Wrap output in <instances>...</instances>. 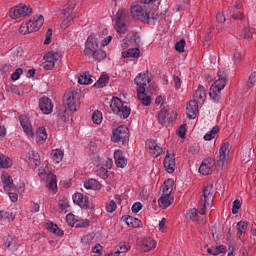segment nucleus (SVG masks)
Returning a JSON list of instances; mask_svg holds the SVG:
<instances>
[{"instance_id":"1","label":"nucleus","mask_w":256,"mask_h":256,"mask_svg":"<svg viewBox=\"0 0 256 256\" xmlns=\"http://www.w3.org/2000/svg\"><path fill=\"white\" fill-rule=\"evenodd\" d=\"M130 11L133 19L142 21V23H147L148 25H155L159 17V14L148 12L145 5L141 4V2L133 3Z\"/></svg>"},{"instance_id":"2","label":"nucleus","mask_w":256,"mask_h":256,"mask_svg":"<svg viewBox=\"0 0 256 256\" xmlns=\"http://www.w3.org/2000/svg\"><path fill=\"white\" fill-rule=\"evenodd\" d=\"M227 85V73L225 71L218 72V79L212 84L210 88V97L217 102L221 99V91Z\"/></svg>"},{"instance_id":"3","label":"nucleus","mask_w":256,"mask_h":256,"mask_svg":"<svg viewBox=\"0 0 256 256\" xmlns=\"http://www.w3.org/2000/svg\"><path fill=\"white\" fill-rule=\"evenodd\" d=\"M110 108L120 119H127L131 115V108L127 107L119 97L112 98Z\"/></svg>"},{"instance_id":"4","label":"nucleus","mask_w":256,"mask_h":256,"mask_svg":"<svg viewBox=\"0 0 256 256\" xmlns=\"http://www.w3.org/2000/svg\"><path fill=\"white\" fill-rule=\"evenodd\" d=\"M64 107L70 111H77L79 109V92L72 88L64 94Z\"/></svg>"},{"instance_id":"5","label":"nucleus","mask_w":256,"mask_h":256,"mask_svg":"<svg viewBox=\"0 0 256 256\" xmlns=\"http://www.w3.org/2000/svg\"><path fill=\"white\" fill-rule=\"evenodd\" d=\"M111 141L113 143H122L125 145V143L129 142V128L125 125H121L113 130Z\"/></svg>"},{"instance_id":"6","label":"nucleus","mask_w":256,"mask_h":256,"mask_svg":"<svg viewBox=\"0 0 256 256\" xmlns=\"http://www.w3.org/2000/svg\"><path fill=\"white\" fill-rule=\"evenodd\" d=\"M203 195L200 199V215H205V210L207 209V205H209V201H213L215 195L213 194V184H209L204 187L202 191Z\"/></svg>"},{"instance_id":"7","label":"nucleus","mask_w":256,"mask_h":256,"mask_svg":"<svg viewBox=\"0 0 256 256\" xmlns=\"http://www.w3.org/2000/svg\"><path fill=\"white\" fill-rule=\"evenodd\" d=\"M11 19H21L22 17H29L31 15V8L25 4H19L9 11Z\"/></svg>"},{"instance_id":"8","label":"nucleus","mask_w":256,"mask_h":256,"mask_svg":"<svg viewBox=\"0 0 256 256\" xmlns=\"http://www.w3.org/2000/svg\"><path fill=\"white\" fill-rule=\"evenodd\" d=\"M127 11L124 9L118 10L116 13V31L120 35L127 32Z\"/></svg>"},{"instance_id":"9","label":"nucleus","mask_w":256,"mask_h":256,"mask_svg":"<svg viewBox=\"0 0 256 256\" xmlns=\"http://www.w3.org/2000/svg\"><path fill=\"white\" fill-rule=\"evenodd\" d=\"M45 62L43 63V67L46 71H51L55 67V63L61 59V55L57 52H48L44 55Z\"/></svg>"},{"instance_id":"10","label":"nucleus","mask_w":256,"mask_h":256,"mask_svg":"<svg viewBox=\"0 0 256 256\" xmlns=\"http://www.w3.org/2000/svg\"><path fill=\"white\" fill-rule=\"evenodd\" d=\"M38 175L42 181H45V179H47L48 189L50 191H55V189H57V176H55V174H47L45 170H39Z\"/></svg>"},{"instance_id":"11","label":"nucleus","mask_w":256,"mask_h":256,"mask_svg":"<svg viewBox=\"0 0 256 256\" xmlns=\"http://www.w3.org/2000/svg\"><path fill=\"white\" fill-rule=\"evenodd\" d=\"M97 49H99V40L95 36H89L86 41V47L84 49L85 57L91 59V53H93V51H96Z\"/></svg>"},{"instance_id":"12","label":"nucleus","mask_w":256,"mask_h":256,"mask_svg":"<svg viewBox=\"0 0 256 256\" xmlns=\"http://www.w3.org/2000/svg\"><path fill=\"white\" fill-rule=\"evenodd\" d=\"M215 171V160L213 158H206L202 161L199 167L201 175H211Z\"/></svg>"},{"instance_id":"13","label":"nucleus","mask_w":256,"mask_h":256,"mask_svg":"<svg viewBox=\"0 0 256 256\" xmlns=\"http://www.w3.org/2000/svg\"><path fill=\"white\" fill-rule=\"evenodd\" d=\"M229 143L224 142L222 143L220 150H219V159L217 161L219 167H224L225 163L229 161V153L231 149L229 148Z\"/></svg>"},{"instance_id":"14","label":"nucleus","mask_w":256,"mask_h":256,"mask_svg":"<svg viewBox=\"0 0 256 256\" xmlns=\"http://www.w3.org/2000/svg\"><path fill=\"white\" fill-rule=\"evenodd\" d=\"M146 150L154 158L160 157V155L163 154V147L157 145V142H155V140L146 141Z\"/></svg>"},{"instance_id":"15","label":"nucleus","mask_w":256,"mask_h":256,"mask_svg":"<svg viewBox=\"0 0 256 256\" xmlns=\"http://www.w3.org/2000/svg\"><path fill=\"white\" fill-rule=\"evenodd\" d=\"M177 114L175 112L169 113L167 109H162L158 114V121L161 125H169V123H173Z\"/></svg>"},{"instance_id":"16","label":"nucleus","mask_w":256,"mask_h":256,"mask_svg":"<svg viewBox=\"0 0 256 256\" xmlns=\"http://www.w3.org/2000/svg\"><path fill=\"white\" fill-rule=\"evenodd\" d=\"M39 108L44 115H51L53 113V101L47 96L39 99Z\"/></svg>"},{"instance_id":"17","label":"nucleus","mask_w":256,"mask_h":256,"mask_svg":"<svg viewBox=\"0 0 256 256\" xmlns=\"http://www.w3.org/2000/svg\"><path fill=\"white\" fill-rule=\"evenodd\" d=\"M75 9V3H72L70 7L62 10V15L65 17L62 22V27H69L71 23L73 22V19H75V16H73V10Z\"/></svg>"},{"instance_id":"18","label":"nucleus","mask_w":256,"mask_h":256,"mask_svg":"<svg viewBox=\"0 0 256 256\" xmlns=\"http://www.w3.org/2000/svg\"><path fill=\"white\" fill-rule=\"evenodd\" d=\"M199 113V102L197 100H191L186 107V115L188 119H196Z\"/></svg>"},{"instance_id":"19","label":"nucleus","mask_w":256,"mask_h":256,"mask_svg":"<svg viewBox=\"0 0 256 256\" xmlns=\"http://www.w3.org/2000/svg\"><path fill=\"white\" fill-rule=\"evenodd\" d=\"M73 201L82 209H91V206H89V197L83 193H76L73 195Z\"/></svg>"},{"instance_id":"20","label":"nucleus","mask_w":256,"mask_h":256,"mask_svg":"<svg viewBox=\"0 0 256 256\" xmlns=\"http://www.w3.org/2000/svg\"><path fill=\"white\" fill-rule=\"evenodd\" d=\"M134 82L139 87L138 89H145L151 83L149 72L140 73L135 77Z\"/></svg>"},{"instance_id":"21","label":"nucleus","mask_w":256,"mask_h":256,"mask_svg":"<svg viewBox=\"0 0 256 256\" xmlns=\"http://www.w3.org/2000/svg\"><path fill=\"white\" fill-rule=\"evenodd\" d=\"M20 125L28 137H35L33 133V128H31V123L29 122V117L22 115L19 117Z\"/></svg>"},{"instance_id":"22","label":"nucleus","mask_w":256,"mask_h":256,"mask_svg":"<svg viewBox=\"0 0 256 256\" xmlns=\"http://www.w3.org/2000/svg\"><path fill=\"white\" fill-rule=\"evenodd\" d=\"M164 167L167 173L175 172V155L171 156V153H169V151H167L166 157L164 158Z\"/></svg>"},{"instance_id":"23","label":"nucleus","mask_w":256,"mask_h":256,"mask_svg":"<svg viewBox=\"0 0 256 256\" xmlns=\"http://www.w3.org/2000/svg\"><path fill=\"white\" fill-rule=\"evenodd\" d=\"M1 181L4 191H17V186L13 184V178L8 174H2Z\"/></svg>"},{"instance_id":"24","label":"nucleus","mask_w":256,"mask_h":256,"mask_svg":"<svg viewBox=\"0 0 256 256\" xmlns=\"http://www.w3.org/2000/svg\"><path fill=\"white\" fill-rule=\"evenodd\" d=\"M187 217H189V219H191V221L198 223V225H205V223H207V221L205 220V217L199 216V210H197L195 208L190 209L187 212Z\"/></svg>"},{"instance_id":"25","label":"nucleus","mask_w":256,"mask_h":256,"mask_svg":"<svg viewBox=\"0 0 256 256\" xmlns=\"http://www.w3.org/2000/svg\"><path fill=\"white\" fill-rule=\"evenodd\" d=\"M4 245L9 251H17L19 249V240L13 236H7L4 238Z\"/></svg>"},{"instance_id":"26","label":"nucleus","mask_w":256,"mask_h":256,"mask_svg":"<svg viewBox=\"0 0 256 256\" xmlns=\"http://www.w3.org/2000/svg\"><path fill=\"white\" fill-rule=\"evenodd\" d=\"M131 249V246L127 244V242H121L114 251L105 254V256H119L121 253H127Z\"/></svg>"},{"instance_id":"27","label":"nucleus","mask_w":256,"mask_h":256,"mask_svg":"<svg viewBox=\"0 0 256 256\" xmlns=\"http://www.w3.org/2000/svg\"><path fill=\"white\" fill-rule=\"evenodd\" d=\"M26 161H28L30 165H35V167H39L41 165V156H39L38 152L31 151L28 152V154L26 155Z\"/></svg>"},{"instance_id":"28","label":"nucleus","mask_w":256,"mask_h":256,"mask_svg":"<svg viewBox=\"0 0 256 256\" xmlns=\"http://www.w3.org/2000/svg\"><path fill=\"white\" fill-rule=\"evenodd\" d=\"M146 89H137V97L139 101H141L142 105H145L146 107H149L151 105V96L147 95L145 93Z\"/></svg>"},{"instance_id":"29","label":"nucleus","mask_w":256,"mask_h":256,"mask_svg":"<svg viewBox=\"0 0 256 256\" xmlns=\"http://www.w3.org/2000/svg\"><path fill=\"white\" fill-rule=\"evenodd\" d=\"M173 201H175V199L171 195L162 194L158 200V205L162 209H167V207L173 204Z\"/></svg>"},{"instance_id":"30","label":"nucleus","mask_w":256,"mask_h":256,"mask_svg":"<svg viewBox=\"0 0 256 256\" xmlns=\"http://www.w3.org/2000/svg\"><path fill=\"white\" fill-rule=\"evenodd\" d=\"M114 159L117 167H120L123 169L127 165V160L125 159V156H123V151L116 150L114 152Z\"/></svg>"},{"instance_id":"31","label":"nucleus","mask_w":256,"mask_h":256,"mask_svg":"<svg viewBox=\"0 0 256 256\" xmlns=\"http://www.w3.org/2000/svg\"><path fill=\"white\" fill-rule=\"evenodd\" d=\"M209 255H221V253H227V247L224 245L214 246L207 249Z\"/></svg>"},{"instance_id":"32","label":"nucleus","mask_w":256,"mask_h":256,"mask_svg":"<svg viewBox=\"0 0 256 256\" xmlns=\"http://www.w3.org/2000/svg\"><path fill=\"white\" fill-rule=\"evenodd\" d=\"M123 219L126 222V225H128V227H133V228L141 227V220L137 218H133L131 216H123Z\"/></svg>"},{"instance_id":"33","label":"nucleus","mask_w":256,"mask_h":256,"mask_svg":"<svg viewBox=\"0 0 256 256\" xmlns=\"http://www.w3.org/2000/svg\"><path fill=\"white\" fill-rule=\"evenodd\" d=\"M197 99H200L201 101H205V99H207V92L203 85H199L198 89L194 93V100L197 101Z\"/></svg>"},{"instance_id":"34","label":"nucleus","mask_w":256,"mask_h":256,"mask_svg":"<svg viewBox=\"0 0 256 256\" xmlns=\"http://www.w3.org/2000/svg\"><path fill=\"white\" fill-rule=\"evenodd\" d=\"M141 53V50H139L138 48H131L126 50L125 52L122 53V57L124 59H127L129 57H133L134 59H137V57H139Z\"/></svg>"},{"instance_id":"35","label":"nucleus","mask_w":256,"mask_h":256,"mask_svg":"<svg viewBox=\"0 0 256 256\" xmlns=\"http://www.w3.org/2000/svg\"><path fill=\"white\" fill-rule=\"evenodd\" d=\"M85 189H93L94 191H97V189H101V183L95 179H89L84 182Z\"/></svg>"},{"instance_id":"36","label":"nucleus","mask_w":256,"mask_h":256,"mask_svg":"<svg viewBox=\"0 0 256 256\" xmlns=\"http://www.w3.org/2000/svg\"><path fill=\"white\" fill-rule=\"evenodd\" d=\"M13 165V160L6 155H0V169H9Z\"/></svg>"},{"instance_id":"37","label":"nucleus","mask_w":256,"mask_h":256,"mask_svg":"<svg viewBox=\"0 0 256 256\" xmlns=\"http://www.w3.org/2000/svg\"><path fill=\"white\" fill-rule=\"evenodd\" d=\"M36 141L37 143L41 141H47V130L45 129V127H39L36 130Z\"/></svg>"},{"instance_id":"38","label":"nucleus","mask_w":256,"mask_h":256,"mask_svg":"<svg viewBox=\"0 0 256 256\" xmlns=\"http://www.w3.org/2000/svg\"><path fill=\"white\" fill-rule=\"evenodd\" d=\"M107 57V53L101 49H96L91 53V59L94 61H103Z\"/></svg>"},{"instance_id":"39","label":"nucleus","mask_w":256,"mask_h":256,"mask_svg":"<svg viewBox=\"0 0 256 256\" xmlns=\"http://www.w3.org/2000/svg\"><path fill=\"white\" fill-rule=\"evenodd\" d=\"M162 195H171L173 192V179H168L164 182V185L162 186Z\"/></svg>"},{"instance_id":"40","label":"nucleus","mask_w":256,"mask_h":256,"mask_svg":"<svg viewBox=\"0 0 256 256\" xmlns=\"http://www.w3.org/2000/svg\"><path fill=\"white\" fill-rule=\"evenodd\" d=\"M78 83L80 85H91V83H93V79H91V74H89V72H85L80 75Z\"/></svg>"},{"instance_id":"41","label":"nucleus","mask_w":256,"mask_h":256,"mask_svg":"<svg viewBox=\"0 0 256 256\" xmlns=\"http://www.w3.org/2000/svg\"><path fill=\"white\" fill-rule=\"evenodd\" d=\"M51 157L54 162L61 163L64 157L63 150L61 149L52 150Z\"/></svg>"},{"instance_id":"42","label":"nucleus","mask_w":256,"mask_h":256,"mask_svg":"<svg viewBox=\"0 0 256 256\" xmlns=\"http://www.w3.org/2000/svg\"><path fill=\"white\" fill-rule=\"evenodd\" d=\"M144 251H151V249H155L157 247V242L153 240V238H146L143 240Z\"/></svg>"},{"instance_id":"43","label":"nucleus","mask_w":256,"mask_h":256,"mask_svg":"<svg viewBox=\"0 0 256 256\" xmlns=\"http://www.w3.org/2000/svg\"><path fill=\"white\" fill-rule=\"evenodd\" d=\"M109 83V76L107 75H102L100 78L97 80V82L94 84V87L97 89H101L105 87Z\"/></svg>"},{"instance_id":"44","label":"nucleus","mask_w":256,"mask_h":256,"mask_svg":"<svg viewBox=\"0 0 256 256\" xmlns=\"http://www.w3.org/2000/svg\"><path fill=\"white\" fill-rule=\"evenodd\" d=\"M76 110H71L69 108H65L62 113H59V117L60 119H62V121H69V119H71L73 113H75Z\"/></svg>"},{"instance_id":"45","label":"nucleus","mask_w":256,"mask_h":256,"mask_svg":"<svg viewBox=\"0 0 256 256\" xmlns=\"http://www.w3.org/2000/svg\"><path fill=\"white\" fill-rule=\"evenodd\" d=\"M237 233L238 235H245L247 233V227H249V224L245 221H240L237 223Z\"/></svg>"},{"instance_id":"46","label":"nucleus","mask_w":256,"mask_h":256,"mask_svg":"<svg viewBox=\"0 0 256 256\" xmlns=\"http://www.w3.org/2000/svg\"><path fill=\"white\" fill-rule=\"evenodd\" d=\"M219 133V126H214L212 130H210L208 133L205 134L204 140L205 141H211L212 139H215V136Z\"/></svg>"},{"instance_id":"47","label":"nucleus","mask_w":256,"mask_h":256,"mask_svg":"<svg viewBox=\"0 0 256 256\" xmlns=\"http://www.w3.org/2000/svg\"><path fill=\"white\" fill-rule=\"evenodd\" d=\"M92 121L95 125H101L103 122V114L101 111L97 110L92 114Z\"/></svg>"},{"instance_id":"48","label":"nucleus","mask_w":256,"mask_h":256,"mask_svg":"<svg viewBox=\"0 0 256 256\" xmlns=\"http://www.w3.org/2000/svg\"><path fill=\"white\" fill-rule=\"evenodd\" d=\"M78 219H79V217L75 216L73 214H68L66 216V221H67L68 225H70V227H77Z\"/></svg>"},{"instance_id":"49","label":"nucleus","mask_w":256,"mask_h":256,"mask_svg":"<svg viewBox=\"0 0 256 256\" xmlns=\"http://www.w3.org/2000/svg\"><path fill=\"white\" fill-rule=\"evenodd\" d=\"M0 219H8V221H14L15 215L12 214V212H9L7 210L0 211Z\"/></svg>"},{"instance_id":"50","label":"nucleus","mask_w":256,"mask_h":256,"mask_svg":"<svg viewBox=\"0 0 256 256\" xmlns=\"http://www.w3.org/2000/svg\"><path fill=\"white\" fill-rule=\"evenodd\" d=\"M32 23H34V25L36 26V29H41V27H43V23H45V18H43V16H38L33 18Z\"/></svg>"},{"instance_id":"51","label":"nucleus","mask_w":256,"mask_h":256,"mask_svg":"<svg viewBox=\"0 0 256 256\" xmlns=\"http://www.w3.org/2000/svg\"><path fill=\"white\" fill-rule=\"evenodd\" d=\"M96 174L98 177H101V179H107V177H109V171L105 167L98 168Z\"/></svg>"},{"instance_id":"52","label":"nucleus","mask_w":256,"mask_h":256,"mask_svg":"<svg viewBox=\"0 0 256 256\" xmlns=\"http://www.w3.org/2000/svg\"><path fill=\"white\" fill-rule=\"evenodd\" d=\"M185 39H181L175 44V49L178 51V53H185Z\"/></svg>"},{"instance_id":"53","label":"nucleus","mask_w":256,"mask_h":256,"mask_svg":"<svg viewBox=\"0 0 256 256\" xmlns=\"http://www.w3.org/2000/svg\"><path fill=\"white\" fill-rule=\"evenodd\" d=\"M239 209H241V201L239 199H236L233 202V206H232L233 215H237V213H239Z\"/></svg>"},{"instance_id":"54","label":"nucleus","mask_w":256,"mask_h":256,"mask_svg":"<svg viewBox=\"0 0 256 256\" xmlns=\"http://www.w3.org/2000/svg\"><path fill=\"white\" fill-rule=\"evenodd\" d=\"M255 83H256V72H253V73L250 75L249 80H248V83H247L248 89H252V87L255 86Z\"/></svg>"},{"instance_id":"55","label":"nucleus","mask_w":256,"mask_h":256,"mask_svg":"<svg viewBox=\"0 0 256 256\" xmlns=\"http://www.w3.org/2000/svg\"><path fill=\"white\" fill-rule=\"evenodd\" d=\"M85 227H89V220L88 219H79L76 222V228H85Z\"/></svg>"},{"instance_id":"56","label":"nucleus","mask_w":256,"mask_h":256,"mask_svg":"<svg viewBox=\"0 0 256 256\" xmlns=\"http://www.w3.org/2000/svg\"><path fill=\"white\" fill-rule=\"evenodd\" d=\"M117 209V203L115 201L111 200L109 203L106 204V211L108 213H113Z\"/></svg>"},{"instance_id":"57","label":"nucleus","mask_w":256,"mask_h":256,"mask_svg":"<svg viewBox=\"0 0 256 256\" xmlns=\"http://www.w3.org/2000/svg\"><path fill=\"white\" fill-rule=\"evenodd\" d=\"M23 74V69L22 68H17L11 75L12 81H17L19 77Z\"/></svg>"},{"instance_id":"58","label":"nucleus","mask_w":256,"mask_h":256,"mask_svg":"<svg viewBox=\"0 0 256 256\" xmlns=\"http://www.w3.org/2000/svg\"><path fill=\"white\" fill-rule=\"evenodd\" d=\"M19 33H21V35H27L28 33H31V30H29V26L27 23L21 24L19 28Z\"/></svg>"},{"instance_id":"59","label":"nucleus","mask_w":256,"mask_h":256,"mask_svg":"<svg viewBox=\"0 0 256 256\" xmlns=\"http://www.w3.org/2000/svg\"><path fill=\"white\" fill-rule=\"evenodd\" d=\"M243 59V55L241 54V52L239 51H235L234 52V56H233V61L235 63V65H238V63H240Z\"/></svg>"},{"instance_id":"60","label":"nucleus","mask_w":256,"mask_h":256,"mask_svg":"<svg viewBox=\"0 0 256 256\" xmlns=\"http://www.w3.org/2000/svg\"><path fill=\"white\" fill-rule=\"evenodd\" d=\"M186 127H187V125L183 124L177 130V133H178L179 137H181V139H183L185 137V133H187Z\"/></svg>"},{"instance_id":"61","label":"nucleus","mask_w":256,"mask_h":256,"mask_svg":"<svg viewBox=\"0 0 256 256\" xmlns=\"http://www.w3.org/2000/svg\"><path fill=\"white\" fill-rule=\"evenodd\" d=\"M53 37V29L49 28L46 33V38L44 41V45H49L51 43V38Z\"/></svg>"},{"instance_id":"62","label":"nucleus","mask_w":256,"mask_h":256,"mask_svg":"<svg viewBox=\"0 0 256 256\" xmlns=\"http://www.w3.org/2000/svg\"><path fill=\"white\" fill-rule=\"evenodd\" d=\"M67 209H69V204H67V202H60L59 203L60 213H67Z\"/></svg>"},{"instance_id":"63","label":"nucleus","mask_w":256,"mask_h":256,"mask_svg":"<svg viewBox=\"0 0 256 256\" xmlns=\"http://www.w3.org/2000/svg\"><path fill=\"white\" fill-rule=\"evenodd\" d=\"M141 209H143V204H141V202H136L132 205V213H137Z\"/></svg>"},{"instance_id":"64","label":"nucleus","mask_w":256,"mask_h":256,"mask_svg":"<svg viewBox=\"0 0 256 256\" xmlns=\"http://www.w3.org/2000/svg\"><path fill=\"white\" fill-rule=\"evenodd\" d=\"M130 43H133L134 45H139V43H141V37H139V35L137 34L132 35L130 38Z\"/></svg>"}]
</instances>
